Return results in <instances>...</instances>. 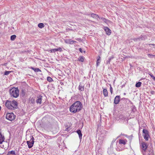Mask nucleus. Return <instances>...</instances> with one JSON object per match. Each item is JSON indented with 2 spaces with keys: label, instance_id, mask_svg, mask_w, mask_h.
<instances>
[{
  "label": "nucleus",
  "instance_id": "f257e3e1",
  "mask_svg": "<svg viewBox=\"0 0 155 155\" xmlns=\"http://www.w3.org/2000/svg\"><path fill=\"white\" fill-rule=\"evenodd\" d=\"M82 106L81 103L79 101H77L70 107V111L71 112L75 113L81 110Z\"/></svg>",
  "mask_w": 155,
  "mask_h": 155
},
{
  "label": "nucleus",
  "instance_id": "f03ea898",
  "mask_svg": "<svg viewBox=\"0 0 155 155\" xmlns=\"http://www.w3.org/2000/svg\"><path fill=\"white\" fill-rule=\"evenodd\" d=\"M6 107L9 109L14 110L17 109L18 107V103L15 100L9 101L7 100L5 103Z\"/></svg>",
  "mask_w": 155,
  "mask_h": 155
},
{
  "label": "nucleus",
  "instance_id": "7ed1b4c3",
  "mask_svg": "<svg viewBox=\"0 0 155 155\" xmlns=\"http://www.w3.org/2000/svg\"><path fill=\"white\" fill-rule=\"evenodd\" d=\"M10 93L11 96L16 98L19 96V90L18 88H14L10 90Z\"/></svg>",
  "mask_w": 155,
  "mask_h": 155
},
{
  "label": "nucleus",
  "instance_id": "20e7f679",
  "mask_svg": "<svg viewBox=\"0 0 155 155\" xmlns=\"http://www.w3.org/2000/svg\"><path fill=\"white\" fill-rule=\"evenodd\" d=\"M15 115L12 112L7 114L6 116V119L10 121H12L15 120Z\"/></svg>",
  "mask_w": 155,
  "mask_h": 155
},
{
  "label": "nucleus",
  "instance_id": "39448f33",
  "mask_svg": "<svg viewBox=\"0 0 155 155\" xmlns=\"http://www.w3.org/2000/svg\"><path fill=\"white\" fill-rule=\"evenodd\" d=\"M143 135L144 139L146 140H148L149 137L148 131L145 129H143Z\"/></svg>",
  "mask_w": 155,
  "mask_h": 155
},
{
  "label": "nucleus",
  "instance_id": "423d86ee",
  "mask_svg": "<svg viewBox=\"0 0 155 155\" xmlns=\"http://www.w3.org/2000/svg\"><path fill=\"white\" fill-rule=\"evenodd\" d=\"M141 148L143 150V153L144 154V152H145L148 147V145L147 143L142 142L141 143Z\"/></svg>",
  "mask_w": 155,
  "mask_h": 155
},
{
  "label": "nucleus",
  "instance_id": "0eeeda50",
  "mask_svg": "<svg viewBox=\"0 0 155 155\" xmlns=\"http://www.w3.org/2000/svg\"><path fill=\"white\" fill-rule=\"evenodd\" d=\"M34 138L32 136L31 138L30 141H28L27 142L28 147L29 148H31L32 147L34 143Z\"/></svg>",
  "mask_w": 155,
  "mask_h": 155
},
{
  "label": "nucleus",
  "instance_id": "6e6552de",
  "mask_svg": "<svg viewBox=\"0 0 155 155\" xmlns=\"http://www.w3.org/2000/svg\"><path fill=\"white\" fill-rule=\"evenodd\" d=\"M65 42L67 44H73L74 43L76 42V41L71 39H68L65 40Z\"/></svg>",
  "mask_w": 155,
  "mask_h": 155
},
{
  "label": "nucleus",
  "instance_id": "1a4fd4ad",
  "mask_svg": "<svg viewBox=\"0 0 155 155\" xmlns=\"http://www.w3.org/2000/svg\"><path fill=\"white\" fill-rule=\"evenodd\" d=\"M104 29L107 35H109L110 34L111 31L109 28L107 27H104Z\"/></svg>",
  "mask_w": 155,
  "mask_h": 155
},
{
  "label": "nucleus",
  "instance_id": "9d476101",
  "mask_svg": "<svg viewBox=\"0 0 155 155\" xmlns=\"http://www.w3.org/2000/svg\"><path fill=\"white\" fill-rule=\"evenodd\" d=\"M120 100V96H116L115 99L114 103L116 104H118L119 103Z\"/></svg>",
  "mask_w": 155,
  "mask_h": 155
},
{
  "label": "nucleus",
  "instance_id": "9b49d317",
  "mask_svg": "<svg viewBox=\"0 0 155 155\" xmlns=\"http://www.w3.org/2000/svg\"><path fill=\"white\" fill-rule=\"evenodd\" d=\"M42 96L39 95L37 97V99L36 100V101L37 103H39V104H41V101L42 100Z\"/></svg>",
  "mask_w": 155,
  "mask_h": 155
},
{
  "label": "nucleus",
  "instance_id": "f8f14e48",
  "mask_svg": "<svg viewBox=\"0 0 155 155\" xmlns=\"http://www.w3.org/2000/svg\"><path fill=\"white\" fill-rule=\"evenodd\" d=\"M78 89L80 91H83L84 90V86L80 83L78 87Z\"/></svg>",
  "mask_w": 155,
  "mask_h": 155
},
{
  "label": "nucleus",
  "instance_id": "ddd939ff",
  "mask_svg": "<svg viewBox=\"0 0 155 155\" xmlns=\"http://www.w3.org/2000/svg\"><path fill=\"white\" fill-rule=\"evenodd\" d=\"M77 133L78 134L79 137V138L80 139H82V134L81 133V131L80 130H78L77 131Z\"/></svg>",
  "mask_w": 155,
  "mask_h": 155
},
{
  "label": "nucleus",
  "instance_id": "4468645a",
  "mask_svg": "<svg viewBox=\"0 0 155 155\" xmlns=\"http://www.w3.org/2000/svg\"><path fill=\"white\" fill-rule=\"evenodd\" d=\"M91 17L95 19H97L98 18H99L98 15L94 13H92L91 14Z\"/></svg>",
  "mask_w": 155,
  "mask_h": 155
},
{
  "label": "nucleus",
  "instance_id": "2eb2a0df",
  "mask_svg": "<svg viewBox=\"0 0 155 155\" xmlns=\"http://www.w3.org/2000/svg\"><path fill=\"white\" fill-rule=\"evenodd\" d=\"M103 93L105 97H107L108 96V92L106 89H104L103 90Z\"/></svg>",
  "mask_w": 155,
  "mask_h": 155
},
{
  "label": "nucleus",
  "instance_id": "dca6fc26",
  "mask_svg": "<svg viewBox=\"0 0 155 155\" xmlns=\"http://www.w3.org/2000/svg\"><path fill=\"white\" fill-rule=\"evenodd\" d=\"M7 155H15V152L14 151H9Z\"/></svg>",
  "mask_w": 155,
  "mask_h": 155
},
{
  "label": "nucleus",
  "instance_id": "f3484780",
  "mask_svg": "<svg viewBox=\"0 0 155 155\" xmlns=\"http://www.w3.org/2000/svg\"><path fill=\"white\" fill-rule=\"evenodd\" d=\"M101 58L99 56V58L97 59V66H98L99 65L100 63L101 62Z\"/></svg>",
  "mask_w": 155,
  "mask_h": 155
},
{
  "label": "nucleus",
  "instance_id": "a211bd4d",
  "mask_svg": "<svg viewBox=\"0 0 155 155\" xmlns=\"http://www.w3.org/2000/svg\"><path fill=\"white\" fill-rule=\"evenodd\" d=\"M146 36H142V35H141L140 36V37L137 38V39H139V40H145V39L146 38Z\"/></svg>",
  "mask_w": 155,
  "mask_h": 155
},
{
  "label": "nucleus",
  "instance_id": "6ab92c4d",
  "mask_svg": "<svg viewBox=\"0 0 155 155\" xmlns=\"http://www.w3.org/2000/svg\"><path fill=\"white\" fill-rule=\"evenodd\" d=\"M114 58V57L113 56H112L108 60L106 61V64H110V62L111 60L113 59Z\"/></svg>",
  "mask_w": 155,
  "mask_h": 155
},
{
  "label": "nucleus",
  "instance_id": "aec40b11",
  "mask_svg": "<svg viewBox=\"0 0 155 155\" xmlns=\"http://www.w3.org/2000/svg\"><path fill=\"white\" fill-rule=\"evenodd\" d=\"M141 84L142 83L141 82H138L136 84L135 86L137 87H140L141 86Z\"/></svg>",
  "mask_w": 155,
  "mask_h": 155
},
{
  "label": "nucleus",
  "instance_id": "412c9836",
  "mask_svg": "<svg viewBox=\"0 0 155 155\" xmlns=\"http://www.w3.org/2000/svg\"><path fill=\"white\" fill-rule=\"evenodd\" d=\"M31 69L34 71L35 72H38L39 71H41V70L38 68H32Z\"/></svg>",
  "mask_w": 155,
  "mask_h": 155
},
{
  "label": "nucleus",
  "instance_id": "4be33fe9",
  "mask_svg": "<svg viewBox=\"0 0 155 155\" xmlns=\"http://www.w3.org/2000/svg\"><path fill=\"white\" fill-rule=\"evenodd\" d=\"M29 102L30 103L34 104L35 103V99L33 98H31L30 99Z\"/></svg>",
  "mask_w": 155,
  "mask_h": 155
},
{
  "label": "nucleus",
  "instance_id": "5701e85b",
  "mask_svg": "<svg viewBox=\"0 0 155 155\" xmlns=\"http://www.w3.org/2000/svg\"><path fill=\"white\" fill-rule=\"evenodd\" d=\"M119 143L120 144L125 145L126 143L124 140H119Z\"/></svg>",
  "mask_w": 155,
  "mask_h": 155
},
{
  "label": "nucleus",
  "instance_id": "b1692460",
  "mask_svg": "<svg viewBox=\"0 0 155 155\" xmlns=\"http://www.w3.org/2000/svg\"><path fill=\"white\" fill-rule=\"evenodd\" d=\"M84 58L83 56H80L78 58V60L81 62H83L84 61Z\"/></svg>",
  "mask_w": 155,
  "mask_h": 155
},
{
  "label": "nucleus",
  "instance_id": "393cba45",
  "mask_svg": "<svg viewBox=\"0 0 155 155\" xmlns=\"http://www.w3.org/2000/svg\"><path fill=\"white\" fill-rule=\"evenodd\" d=\"M38 27L41 28H42L44 27V25L42 23H40L38 24Z\"/></svg>",
  "mask_w": 155,
  "mask_h": 155
},
{
  "label": "nucleus",
  "instance_id": "a878e982",
  "mask_svg": "<svg viewBox=\"0 0 155 155\" xmlns=\"http://www.w3.org/2000/svg\"><path fill=\"white\" fill-rule=\"evenodd\" d=\"M16 38V36L15 35H12L11 37V40L12 41L14 40Z\"/></svg>",
  "mask_w": 155,
  "mask_h": 155
},
{
  "label": "nucleus",
  "instance_id": "bb28decb",
  "mask_svg": "<svg viewBox=\"0 0 155 155\" xmlns=\"http://www.w3.org/2000/svg\"><path fill=\"white\" fill-rule=\"evenodd\" d=\"M47 80L49 82H51L52 81H53L52 78L50 77H47Z\"/></svg>",
  "mask_w": 155,
  "mask_h": 155
},
{
  "label": "nucleus",
  "instance_id": "cd10ccee",
  "mask_svg": "<svg viewBox=\"0 0 155 155\" xmlns=\"http://www.w3.org/2000/svg\"><path fill=\"white\" fill-rule=\"evenodd\" d=\"M100 19H101L104 22H105L106 23L107 22V21H108L105 18H99Z\"/></svg>",
  "mask_w": 155,
  "mask_h": 155
},
{
  "label": "nucleus",
  "instance_id": "c85d7f7f",
  "mask_svg": "<svg viewBox=\"0 0 155 155\" xmlns=\"http://www.w3.org/2000/svg\"><path fill=\"white\" fill-rule=\"evenodd\" d=\"M49 51L51 53H54L56 51V48L52 49L50 50Z\"/></svg>",
  "mask_w": 155,
  "mask_h": 155
},
{
  "label": "nucleus",
  "instance_id": "c756f323",
  "mask_svg": "<svg viewBox=\"0 0 155 155\" xmlns=\"http://www.w3.org/2000/svg\"><path fill=\"white\" fill-rule=\"evenodd\" d=\"M148 56L150 58H153V57H155V55H152L150 54H148Z\"/></svg>",
  "mask_w": 155,
  "mask_h": 155
},
{
  "label": "nucleus",
  "instance_id": "7c9ffc66",
  "mask_svg": "<svg viewBox=\"0 0 155 155\" xmlns=\"http://www.w3.org/2000/svg\"><path fill=\"white\" fill-rule=\"evenodd\" d=\"M119 118L120 119H121L122 120H125L126 119V118L125 117H124L122 115H120L119 117Z\"/></svg>",
  "mask_w": 155,
  "mask_h": 155
},
{
  "label": "nucleus",
  "instance_id": "2f4dec72",
  "mask_svg": "<svg viewBox=\"0 0 155 155\" xmlns=\"http://www.w3.org/2000/svg\"><path fill=\"white\" fill-rule=\"evenodd\" d=\"M11 72V71H6L5 72L4 74L5 75H7L10 74V73Z\"/></svg>",
  "mask_w": 155,
  "mask_h": 155
},
{
  "label": "nucleus",
  "instance_id": "473e14b6",
  "mask_svg": "<svg viewBox=\"0 0 155 155\" xmlns=\"http://www.w3.org/2000/svg\"><path fill=\"white\" fill-rule=\"evenodd\" d=\"M56 51H62V49L61 48H59L58 49L56 48Z\"/></svg>",
  "mask_w": 155,
  "mask_h": 155
},
{
  "label": "nucleus",
  "instance_id": "72a5a7b5",
  "mask_svg": "<svg viewBox=\"0 0 155 155\" xmlns=\"http://www.w3.org/2000/svg\"><path fill=\"white\" fill-rule=\"evenodd\" d=\"M149 75L153 79H154V78H155V77L152 74H150Z\"/></svg>",
  "mask_w": 155,
  "mask_h": 155
},
{
  "label": "nucleus",
  "instance_id": "f704fd0d",
  "mask_svg": "<svg viewBox=\"0 0 155 155\" xmlns=\"http://www.w3.org/2000/svg\"><path fill=\"white\" fill-rule=\"evenodd\" d=\"M149 45L150 47H152V46H155V44H149Z\"/></svg>",
  "mask_w": 155,
  "mask_h": 155
},
{
  "label": "nucleus",
  "instance_id": "c9c22d12",
  "mask_svg": "<svg viewBox=\"0 0 155 155\" xmlns=\"http://www.w3.org/2000/svg\"><path fill=\"white\" fill-rule=\"evenodd\" d=\"M75 39L79 41H81V39H80V38H78Z\"/></svg>",
  "mask_w": 155,
  "mask_h": 155
},
{
  "label": "nucleus",
  "instance_id": "e433bc0d",
  "mask_svg": "<svg viewBox=\"0 0 155 155\" xmlns=\"http://www.w3.org/2000/svg\"><path fill=\"white\" fill-rule=\"evenodd\" d=\"M79 50L80 51V52H81V53H82L83 52V50L81 48H80L79 49Z\"/></svg>",
  "mask_w": 155,
  "mask_h": 155
},
{
  "label": "nucleus",
  "instance_id": "4c0bfd02",
  "mask_svg": "<svg viewBox=\"0 0 155 155\" xmlns=\"http://www.w3.org/2000/svg\"><path fill=\"white\" fill-rule=\"evenodd\" d=\"M155 92L154 91H151V94H154Z\"/></svg>",
  "mask_w": 155,
  "mask_h": 155
},
{
  "label": "nucleus",
  "instance_id": "58836bf2",
  "mask_svg": "<svg viewBox=\"0 0 155 155\" xmlns=\"http://www.w3.org/2000/svg\"><path fill=\"white\" fill-rule=\"evenodd\" d=\"M0 147L1 148H4V149H5V148H4V146L3 145H1L0 146Z\"/></svg>",
  "mask_w": 155,
  "mask_h": 155
},
{
  "label": "nucleus",
  "instance_id": "ea45409f",
  "mask_svg": "<svg viewBox=\"0 0 155 155\" xmlns=\"http://www.w3.org/2000/svg\"><path fill=\"white\" fill-rule=\"evenodd\" d=\"M112 88L111 87H110V92H111V93L112 94Z\"/></svg>",
  "mask_w": 155,
  "mask_h": 155
},
{
  "label": "nucleus",
  "instance_id": "a19ab883",
  "mask_svg": "<svg viewBox=\"0 0 155 155\" xmlns=\"http://www.w3.org/2000/svg\"><path fill=\"white\" fill-rule=\"evenodd\" d=\"M1 107L0 106V110H1Z\"/></svg>",
  "mask_w": 155,
  "mask_h": 155
},
{
  "label": "nucleus",
  "instance_id": "79ce46f5",
  "mask_svg": "<svg viewBox=\"0 0 155 155\" xmlns=\"http://www.w3.org/2000/svg\"><path fill=\"white\" fill-rule=\"evenodd\" d=\"M85 52H86V51H84V53H85Z\"/></svg>",
  "mask_w": 155,
  "mask_h": 155
},
{
  "label": "nucleus",
  "instance_id": "37998d69",
  "mask_svg": "<svg viewBox=\"0 0 155 155\" xmlns=\"http://www.w3.org/2000/svg\"><path fill=\"white\" fill-rule=\"evenodd\" d=\"M155 81V78H154V79H153Z\"/></svg>",
  "mask_w": 155,
  "mask_h": 155
},
{
  "label": "nucleus",
  "instance_id": "c03bdc74",
  "mask_svg": "<svg viewBox=\"0 0 155 155\" xmlns=\"http://www.w3.org/2000/svg\"><path fill=\"white\" fill-rule=\"evenodd\" d=\"M124 95H125V94H125V93H124Z\"/></svg>",
  "mask_w": 155,
  "mask_h": 155
}]
</instances>
